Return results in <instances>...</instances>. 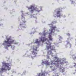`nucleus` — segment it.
<instances>
[{
	"instance_id": "nucleus-1",
	"label": "nucleus",
	"mask_w": 76,
	"mask_h": 76,
	"mask_svg": "<svg viewBox=\"0 0 76 76\" xmlns=\"http://www.w3.org/2000/svg\"><path fill=\"white\" fill-rule=\"evenodd\" d=\"M41 40L42 42H44L46 41H47L46 42L47 44L46 48L47 50H49L50 49L51 50H55L54 46H51L52 43L49 40H48V38H46L45 37H42L41 38Z\"/></svg>"
},
{
	"instance_id": "nucleus-2",
	"label": "nucleus",
	"mask_w": 76,
	"mask_h": 76,
	"mask_svg": "<svg viewBox=\"0 0 76 76\" xmlns=\"http://www.w3.org/2000/svg\"><path fill=\"white\" fill-rule=\"evenodd\" d=\"M54 23H53V22H52V24H51V28L49 29V31H50V33L49 34L48 37L49 39L51 41L53 40V38L52 37V36H51V35H50V34H52V33H54L55 31V29H57V27L56 26H53V24Z\"/></svg>"
},
{
	"instance_id": "nucleus-3",
	"label": "nucleus",
	"mask_w": 76,
	"mask_h": 76,
	"mask_svg": "<svg viewBox=\"0 0 76 76\" xmlns=\"http://www.w3.org/2000/svg\"><path fill=\"white\" fill-rule=\"evenodd\" d=\"M3 66L1 70V71H6L7 70L9 71L11 69V67H9L10 66V64L9 63H6L4 62H2Z\"/></svg>"
},
{
	"instance_id": "nucleus-4",
	"label": "nucleus",
	"mask_w": 76,
	"mask_h": 76,
	"mask_svg": "<svg viewBox=\"0 0 76 76\" xmlns=\"http://www.w3.org/2000/svg\"><path fill=\"white\" fill-rule=\"evenodd\" d=\"M54 58H55V62L54 61H52V63H51L52 65L54 64V65H57L58 66V64H64L63 62H61V61H58L59 58L58 57H54Z\"/></svg>"
},
{
	"instance_id": "nucleus-5",
	"label": "nucleus",
	"mask_w": 76,
	"mask_h": 76,
	"mask_svg": "<svg viewBox=\"0 0 76 76\" xmlns=\"http://www.w3.org/2000/svg\"><path fill=\"white\" fill-rule=\"evenodd\" d=\"M15 42L14 40H12L11 41H9V39H7V41H5L4 42V43L6 44L7 47H9L10 46L11 44H12Z\"/></svg>"
},
{
	"instance_id": "nucleus-6",
	"label": "nucleus",
	"mask_w": 76,
	"mask_h": 76,
	"mask_svg": "<svg viewBox=\"0 0 76 76\" xmlns=\"http://www.w3.org/2000/svg\"><path fill=\"white\" fill-rule=\"evenodd\" d=\"M33 49V51H31L33 55H34V56H36L37 54V53L36 52L38 51L37 50V47L36 46H34Z\"/></svg>"
},
{
	"instance_id": "nucleus-7",
	"label": "nucleus",
	"mask_w": 76,
	"mask_h": 76,
	"mask_svg": "<svg viewBox=\"0 0 76 76\" xmlns=\"http://www.w3.org/2000/svg\"><path fill=\"white\" fill-rule=\"evenodd\" d=\"M28 9L29 10L30 9L31 10H30V12H31V13H33L34 12V10H38V9H36V8H34V6H30L29 7H28Z\"/></svg>"
},
{
	"instance_id": "nucleus-8",
	"label": "nucleus",
	"mask_w": 76,
	"mask_h": 76,
	"mask_svg": "<svg viewBox=\"0 0 76 76\" xmlns=\"http://www.w3.org/2000/svg\"><path fill=\"white\" fill-rule=\"evenodd\" d=\"M59 10L57 11L56 12V13L57 14V17H61V16H62L63 15L60 13V11L59 9Z\"/></svg>"
},
{
	"instance_id": "nucleus-9",
	"label": "nucleus",
	"mask_w": 76,
	"mask_h": 76,
	"mask_svg": "<svg viewBox=\"0 0 76 76\" xmlns=\"http://www.w3.org/2000/svg\"><path fill=\"white\" fill-rule=\"evenodd\" d=\"M45 73L43 72L42 73H39L38 76H46L45 75Z\"/></svg>"
},
{
	"instance_id": "nucleus-10",
	"label": "nucleus",
	"mask_w": 76,
	"mask_h": 76,
	"mask_svg": "<svg viewBox=\"0 0 76 76\" xmlns=\"http://www.w3.org/2000/svg\"><path fill=\"white\" fill-rule=\"evenodd\" d=\"M66 45H69V48H71L72 47V45L69 42H68L67 41V43L66 44Z\"/></svg>"
},
{
	"instance_id": "nucleus-11",
	"label": "nucleus",
	"mask_w": 76,
	"mask_h": 76,
	"mask_svg": "<svg viewBox=\"0 0 76 76\" xmlns=\"http://www.w3.org/2000/svg\"><path fill=\"white\" fill-rule=\"evenodd\" d=\"M45 62L46 65H50V63L49 62H48V61H45Z\"/></svg>"
},
{
	"instance_id": "nucleus-12",
	"label": "nucleus",
	"mask_w": 76,
	"mask_h": 76,
	"mask_svg": "<svg viewBox=\"0 0 76 76\" xmlns=\"http://www.w3.org/2000/svg\"><path fill=\"white\" fill-rule=\"evenodd\" d=\"M52 52H51L50 50H49V51H48V54L49 55H51L52 54Z\"/></svg>"
},
{
	"instance_id": "nucleus-13",
	"label": "nucleus",
	"mask_w": 76,
	"mask_h": 76,
	"mask_svg": "<svg viewBox=\"0 0 76 76\" xmlns=\"http://www.w3.org/2000/svg\"><path fill=\"white\" fill-rule=\"evenodd\" d=\"M35 42L36 43H38V44H39L40 43V42L39 41H38V39H36L35 41Z\"/></svg>"
},
{
	"instance_id": "nucleus-14",
	"label": "nucleus",
	"mask_w": 76,
	"mask_h": 76,
	"mask_svg": "<svg viewBox=\"0 0 76 76\" xmlns=\"http://www.w3.org/2000/svg\"><path fill=\"white\" fill-rule=\"evenodd\" d=\"M47 33H43V35L44 36H45V35H47Z\"/></svg>"
},
{
	"instance_id": "nucleus-15",
	"label": "nucleus",
	"mask_w": 76,
	"mask_h": 76,
	"mask_svg": "<svg viewBox=\"0 0 76 76\" xmlns=\"http://www.w3.org/2000/svg\"><path fill=\"white\" fill-rule=\"evenodd\" d=\"M67 36H70V34H69V33H67Z\"/></svg>"
},
{
	"instance_id": "nucleus-16",
	"label": "nucleus",
	"mask_w": 76,
	"mask_h": 76,
	"mask_svg": "<svg viewBox=\"0 0 76 76\" xmlns=\"http://www.w3.org/2000/svg\"><path fill=\"white\" fill-rule=\"evenodd\" d=\"M56 31H57V32H59V31H60L58 29H56Z\"/></svg>"
},
{
	"instance_id": "nucleus-17",
	"label": "nucleus",
	"mask_w": 76,
	"mask_h": 76,
	"mask_svg": "<svg viewBox=\"0 0 76 76\" xmlns=\"http://www.w3.org/2000/svg\"><path fill=\"white\" fill-rule=\"evenodd\" d=\"M26 21H23V23H26Z\"/></svg>"
},
{
	"instance_id": "nucleus-18",
	"label": "nucleus",
	"mask_w": 76,
	"mask_h": 76,
	"mask_svg": "<svg viewBox=\"0 0 76 76\" xmlns=\"http://www.w3.org/2000/svg\"><path fill=\"white\" fill-rule=\"evenodd\" d=\"M41 34H42L41 33H39V35H41Z\"/></svg>"
},
{
	"instance_id": "nucleus-19",
	"label": "nucleus",
	"mask_w": 76,
	"mask_h": 76,
	"mask_svg": "<svg viewBox=\"0 0 76 76\" xmlns=\"http://www.w3.org/2000/svg\"><path fill=\"white\" fill-rule=\"evenodd\" d=\"M55 70V69H52L53 70Z\"/></svg>"
},
{
	"instance_id": "nucleus-20",
	"label": "nucleus",
	"mask_w": 76,
	"mask_h": 76,
	"mask_svg": "<svg viewBox=\"0 0 76 76\" xmlns=\"http://www.w3.org/2000/svg\"><path fill=\"white\" fill-rule=\"evenodd\" d=\"M26 26H25H25H23V28H25L26 27Z\"/></svg>"
},
{
	"instance_id": "nucleus-21",
	"label": "nucleus",
	"mask_w": 76,
	"mask_h": 76,
	"mask_svg": "<svg viewBox=\"0 0 76 76\" xmlns=\"http://www.w3.org/2000/svg\"><path fill=\"white\" fill-rule=\"evenodd\" d=\"M5 48H7L6 47H5Z\"/></svg>"
},
{
	"instance_id": "nucleus-22",
	"label": "nucleus",
	"mask_w": 76,
	"mask_h": 76,
	"mask_svg": "<svg viewBox=\"0 0 76 76\" xmlns=\"http://www.w3.org/2000/svg\"><path fill=\"white\" fill-rule=\"evenodd\" d=\"M75 71L76 72V69L75 70Z\"/></svg>"
},
{
	"instance_id": "nucleus-23",
	"label": "nucleus",
	"mask_w": 76,
	"mask_h": 76,
	"mask_svg": "<svg viewBox=\"0 0 76 76\" xmlns=\"http://www.w3.org/2000/svg\"><path fill=\"white\" fill-rule=\"evenodd\" d=\"M3 45H4V43H3Z\"/></svg>"
},
{
	"instance_id": "nucleus-24",
	"label": "nucleus",
	"mask_w": 76,
	"mask_h": 76,
	"mask_svg": "<svg viewBox=\"0 0 76 76\" xmlns=\"http://www.w3.org/2000/svg\"><path fill=\"white\" fill-rule=\"evenodd\" d=\"M38 11L39 12V11H40V10H38Z\"/></svg>"
},
{
	"instance_id": "nucleus-25",
	"label": "nucleus",
	"mask_w": 76,
	"mask_h": 76,
	"mask_svg": "<svg viewBox=\"0 0 76 76\" xmlns=\"http://www.w3.org/2000/svg\"><path fill=\"white\" fill-rule=\"evenodd\" d=\"M0 26H1V24H0Z\"/></svg>"
},
{
	"instance_id": "nucleus-26",
	"label": "nucleus",
	"mask_w": 76,
	"mask_h": 76,
	"mask_svg": "<svg viewBox=\"0 0 76 76\" xmlns=\"http://www.w3.org/2000/svg\"><path fill=\"white\" fill-rule=\"evenodd\" d=\"M52 66H50V67H52Z\"/></svg>"
},
{
	"instance_id": "nucleus-27",
	"label": "nucleus",
	"mask_w": 76,
	"mask_h": 76,
	"mask_svg": "<svg viewBox=\"0 0 76 76\" xmlns=\"http://www.w3.org/2000/svg\"><path fill=\"white\" fill-rule=\"evenodd\" d=\"M32 50V49H30V50Z\"/></svg>"
},
{
	"instance_id": "nucleus-28",
	"label": "nucleus",
	"mask_w": 76,
	"mask_h": 76,
	"mask_svg": "<svg viewBox=\"0 0 76 76\" xmlns=\"http://www.w3.org/2000/svg\"><path fill=\"white\" fill-rule=\"evenodd\" d=\"M50 25V24L49 25Z\"/></svg>"
},
{
	"instance_id": "nucleus-29",
	"label": "nucleus",
	"mask_w": 76,
	"mask_h": 76,
	"mask_svg": "<svg viewBox=\"0 0 76 76\" xmlns=\"http://www.w3.org/2000/svg\"><path fill=\"white\" fill-rule=\"evenodd\" d=\"M75 65H76V64H75Z\"/></svg>"
}]
</instances>
